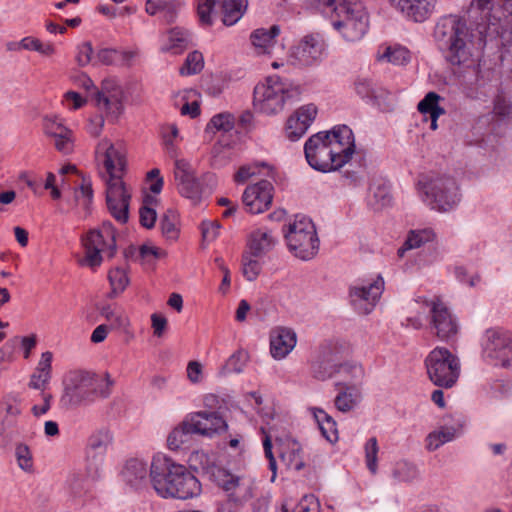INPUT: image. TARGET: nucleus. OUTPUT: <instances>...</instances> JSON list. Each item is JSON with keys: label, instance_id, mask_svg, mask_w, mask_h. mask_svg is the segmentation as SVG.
Here are the masks:
<instances>
[{"label": "nucleus", "instance_id": "nucleus-1", "mask_svg": "<svg viewBox=\"0 0 512 512\" xmlns=\"http://www.w3.org/2000/svg\"><path fill=\"white\" fill-rule=\"evenodd\" d=\"M487 34L482 24L474 31L458 15L441 17L434 28V39L445 51L446 60L451 65L467 69L461 76L460 85L465 96L471 99L484 95L483 88L489 80L479 60V51L486 45Z\"/></svg>", "mask_w": 512, "mask_h": 512}, {"label": "nucleus", "instance_id": "nucleus-2", "mask_svg": "<svg viewBox=\"0 0 512 512\" xmlns=\"http://www.w3.org/2000/svg\"><path fill=\"white\" fill-rule=\"evenodd\" d=\"M96 160L106 172V204L111 216L125 224L129 219L131 192L123 181L126 169L125 151L121 144L102 139L96 146Z\"/></svg>", "mask_w": 512, "mask_h": 512}, {"label": "nucleus", "instance_id": "nucleus-3", "mask_svg": "<svg viewBox=\"0 0 512 512\" xmlns=\"http://www.w3.org/2000/svg\"><path fill=\"white\" fill-rule=\"evenodd\" d=\"M195 460H199L201 470L211 481L215 482L233 502L235 506H242L244 503L254 497L255 482L245 474L233 473L215 463V461L205 453H196Z\"/></svg>", "mask_w": 512, "mask_h": 512}, {"label": "nucleus", "instance_id": "nucleus-4", "mask_svg": "<svg viewBox=\"0 0 512 512\" xmlns=\"http://www.w3.org/2000/svg\"><path fill=\"white\" fill-rule=\"evenodd\" d=\"M170 135L164 136L163 142L168 155L175 161L174 175L178 182V190L180 194L190 199L194 204L201 200L202 194L205 192V187L196 177L194 169L191 164L185 159H179L178 142L179 131L175 124L169 125Z\"/></svg>", "mask_w": 512, "mask_h": 512}, {"label": "nucleus", "instance_id": "nucleus-5", "mask_svg": "<svg viewBox=\"0 0 512 512\" xmlns=\"http://www.w3.org/2000/svg\"><path fill=\"white\" fill-rule=\"evenodd\" d=\"M300 94L299 85L278 76H270L254 88V105L263 113L276 114L283 110L287 100L297 99Z\"/></svg>", "mask_w": 512, "mask_h": 512}, {"label": "nucleus", "instance_id": "nucleus-6", "mask_svg": "<svg viewBox=\"0 0 512 512\" xmlns=\"http://www.w3.org/2000/svg\"><path fill=\"white\" fill-rule=\"evenodd\" d=\"M330 12L336 17L332 20V26L346 41H359L366 34L368 16L361 2L338 0Z\"/></svg>", "mask_w": 512, "mask_h": 512}, {"label": "nucleus", "instance_id": "nucleus-7", "mask_svg": "<svg viewBox=\"0 0 512 512\" xmlns=\"http://www.w3.org/2000/svg\"><path fill=\"white\" fill-rule=\"evenodd\" d=\"M85 249L84 263L91 268L101 265L104 259H111L117 251L115 228L109 221H104L98 228L90 230L82 237Z\"/></svg>", "mask_w": 512, "mask_h": 512}, {"label": "nucleus", "instance_id": "nucleus-8", "mask_svg": "<svg viewBox=\"0 0 512 512\" xmlns=\"http://www.w3.org/2000/svg\"><path fill=\"white\" fill-rule=\"evenodd\" d=\"M288 248L302 260L312 259L318 252L319 239L312 220L304 215H297L285 232Z\"/></svg>", "mask_w": 512, "mask_h": 512}, {"label": "nucleus", "instance_id": "nucleus-9", "mask_svg": "<svg viewBox=\"0 0 512 512\" xmlns=\"http://www.w3.org/2000/svg\"><path fill=\"white\" fill-rule=\"evenodd\" d=\"M164 465L167 472H162V497L170 496L185 500L200 495V482L183 465L171 463L167 458H164Z\"/></svg>", "mask_w": 512, "mask_h": 512}, {"label": "nucleus", "instance_id": "nucleus-10", "mask_svg": "<svg viewBox=\"0 0 512 512\" xmlns=\"http://www.w3.org/2000/svg\"><path fill=\"white\" fill-rule=\"evenodd\" d=\"M422 190L425 196L424 201L437 211L452 210L461 200L459 186L456 180L450 176L431 177L423 183Z\"/></svg>", "mask_w": 512, "mask_h": 512}, {"label": "nucleus", "instance_id": "nucleus-11", "mask_svg": "<svg viewBox=\"0 0 512 512\" xmlns=\"http://www.w3.org/2000/svg\"><path fill=\"white\" fill-rule=\"evenodd\" d=\"M429 379L439 387L451 388L460 374L459 360L448 349L436 347L425 359Z\"/></svg>", "mask_w": 512, "mask_h": 512}, {"label": "nucleus", "instance_id": "nucleus-12", "mask_svg": "<svg viewBox=\"0 0 512 512\" xmlns=\"http://www.w3.org/2000/svg\"><path fill=\"white\" fill-rule=\"evenodd\" d=\"M122 476L124 481L135 489L147 488L149 484L160 493V466L159 459L154 456L150 466L143 460L133 458L126 462Z\"/></svg>", "mask_w": 512, "mask_h": 512}, {"label": "nucleus", "instance_id": "nucleus-13", "mask_svg": "<svg viewBox=\"0 0 512 512\" xmlns=\"http://www.w3.org/2000/svg\"><path fill=\"white\" fill-rule=\"evenodd\" d=\"M64 391L61 403L68 407L79 406L92 402L93 373L87 371H71L64 379Z\"/></svg>", "mask_w": 512, "mask_h": 512}, {"label": "nucleus", "instance_id": "nucleus-14", "mask_svg": "<svg viewBox=\"0 0 512 512\" xmlns=\"http://www.w3.org/2000/svg\"><path fill=\"white\" fill-rule=\"evenodd\" d=\"M324 52L323 39L318 34H309L291 47L288 61L296 67H311L322 61Z\"/></svg>", "mask_w": 512, "mask_h": 512}, {"label": "nucleus", "instance_id": "nucleus-15", "mask_svg": "<svg viewBox=\"0 0 512 512\" xmlns=\"http://www.w3.org/2000/svg\"><path fill=\"white\" fill-rule=\"evenodd\" d=\"M112 442V435L108 430L101 429L92 433L87 441L85 451V469L87 475L93 480L100 475L107 448Z\"/></svg>", "mask_w": 512, "mask_h": 512}, {"label": "nucleus", "instance_id": "nucleus-16", "mask_svg": "<svg viewBox=\"0 0 512 512\" xmlns=\"http://www.w3.org/2000/svg\"><path fill=\"white\" fill-rule=\"evenodd\" d=\"M384 279L378 275L371 282H363L350 288V302L362 315L372 312L384 291Z\"/></svg>", "mask_w": 512, "mask_h": 512}, {"label": "nucleus", "instance_id": "nucleus-17", "mask_svg": "<svg viewBox=\"0 0 512 512\" xmlns=\"http://www.w3.org/2000/svg\"><path fill=\"white\" fill-rule=\"evenodd\" d=\"M328 134L318 132L312 135L305 143L304 152L308 164L315 170L330 172L337 170L335 158H332L329 146L326 143Z\"/></svg>", "mask_w": 512, "mask_h": 512}, {"label": "nucleus", "instance_id": "nucleus-18", "mask_svg": "<svg viewBox=\"0 0 512 512\" xmlns=\"http://www.w3.org/2000/svg\"><path fill=\"white\" fill-rule=\"evenodd\" d=\"M328 138L326 143L335 162L336 169L348 163L355 152V141L352 130L346 126H336L330 132H326Z\"/></svg>", "mask_w": 512, "mask_h": 512}, {"label": "nucleus", "instance_id": "nucleus-19", "mask_svg": "<svg viewBox=\"0 0 512 512\" xmlns=\"http://www.w3.org/2000/svg\"><path fill=\"white\" fill-rule=\"evenodd\" d=\"M193 434L207 438L225 432L228 424L219 412L202 410L192 412L186 416Z\"/></svg>", "mask_w": 512, "mask_h": 512}, {"label": "nucleus", "instance_id": "nucleus-20", "mask_svg": "<svg viewBox=\"0 0 512 512\" xmlns=\"http://www.w3.org/2000/svg\"><path fill=\"white\" fill-rule=\"evenodd\" d=\"M44 135L53 141L55 149L64 154H70L74 149L73 132L57 115H45L42 119Z\"/></svg>", "mask_w": 512, "mask_h": 512}, {"label": "nucleus", "instance_id": "nucleus-21", "mask_svg": "<svg viewBox=\"0 0 512 512\" xmlns=\"http://www.w3.org/2000/svg\"><path fill=\"white\" fill-rule=\"evenodd\" d=\"M124 92L115 79H105L102 82L101 91L96 93V105L107 115L118 118L124 110Z\"/></svg>", "mask_w": 512, "mask_h": 512}, {"label": "nucleus", "instance_id": "nucleus-22", "mask_svg": "<svg viewBox=\"0 0 512 512\" xmlns=\"http://www.w3.org/2000/svg\"><path fill=\"white\" fill-rule=\"evenodd\" d=\"M472 7H476L488 21V30L498 33V25L504 21L507 25L512 23V0H473Z\"/></svg>", "mask_w": 512, "mask_h": 512}, {"label": "nucleus", "instance_id": "nucleus-23", "mask_svg": "<svg viewBox=\"0 0 512 512\" xmlns=\"http://www.w3.org/2000/svg\"><path fill=\"white\" fill-rule=\"evenodd\" d=\"M429 306L431 325L437 337L441 340H450L456 336L458 324L448 307L439 298L431 300Z\"/></svg>", "mask_w": 512, "mask_h": 512}, {"label": "nucleus", "instance_id": "nucleus-24", "mask_svg": "<svg viewBox=\"0 0 512 512\" xmlns=\"http://www.w3.org/2000/svg\"><path fill=\"white\" fill-rule=\"evenodd\" d=\"M273 190L274 187L268 180L248 186L242 196L246 210L252 214L266 211L272 203Z\"/></svg>", "mask_w": 512, "mask_h": 512}, {"label": "nucleus", "instance_id": "nucleus-25", "mask_svg": "<svg viewBox=\"0 0 512 512\" xmlns=\"http://www.w3.org/2000/svg\"><path fill=\"white\" fill-rule=\"evenodd\" d=\"M160 170L154 168L147 173L146 182L149 183L148 188L143 189V202L139 211L140 223L143 227L152 228L157 219V212L155 210L156 198L151 195L160 193Z\"/></svg>", "mask_w": 512, "mask_h": 512}, {"label": "nucleus", "instance_id": "nucleus-26", "mask_svg": "<svg viewBox=\"0 0 512 512\" xmlns=\"http://www.w3.org/2000/svg\"><path fill=\"white\" fill-rule=\"evenodd\" d=\"M511 333L500 329H488L484 333L481 346L482 356L495 366H499L503 358L505 345L510 343Z\"/></svg>", "mask_w": 512, "mask_h": 512}, {"label": "nucleus", "instance_id": "nucleus-27", "mask_svg": "<svg viewBox=\"0 0 512 512\" xmlns=\"http://www.w3.org/2000/svg\"><path fill=\"white\" fill-rule=\"evenodd\" d=\"M318 109L310 103L299 107L287 120L286 136L291 141L299 140L316 118Z\"/></svg>", "mask_w": 512, "mask_h": 512}, {"label": "nucleus", "instance_id": "nucleus-28", "mask_svg": "<svg viewBox=\"0 0 512 512\" xmlns=\"http://www.w3.org/2000/svg\"><path fill=\"white\" fill-rule=\"evenodd\" d=\"M391 7L408 20L424 22L434 11L436 0H388Z\"/></svg>", "mask_w": 512, "mask_h": 512}, {"label": "nucleus", "instance_id": "nucleus-29", "mask_svg": "<svg viewBox=\"0 0 512 512\" xmlns=\"http://www.w3.org/2000/svg\"><path fill=\"white\" fill-rule=\"evenodd\" d=\"M296 333L289 328L277 327L270 334V352L274 359L285 358L295 347Z\"/></svg>", "mask_w": 512, "mask_h": 512}, {"label": "nucleus", "instance_id": "nucleus-30", "mask_svg": "<svg viewBox=\"0 0 512 512\" xmlns=\"http://www.w3.org/2000/svg\"><path fill=\"white\" fill-rule=\"evenodd\" d=\"M21 408L10 401L0 402V439L6 440L14 436L17 431Z\"/></svg>", "mask_w": 512, "mask_h": 512}, {"label": "nucleus", "instance_id": "nucleus-31", "mask_svg": "<svg viewBox=\"0 0 512 512\" xmlns=\"http://www.w3.org/2000/svg\"><path fill=\"white\" fill-rule=\"evenodd\" d=\"M277 238L270 230L260 228L249 235L247 253L254 258H261L269 253L276 245Z\"/></svg>", "mask_w": 512, "mask_h": 512}, {"label": "nucleus", "instance_id": "nucleus-32", "mask_svg": "<svg viewBox=\"0 0 512 512\" xmlns=\"http://www.w3.org/2000/svg\"><path fill=\"white\" fill-rule=\"evenodd\" d=\"M348 370L347 365H341L337 368L329 348H324L312 363V375L315 379L321 381L331 378L336 372H346Z\"/></svg>", "mask_w": 512, "mask_h": 512}, {"label": "nucleus", "instance_id": "nucleus-33", "mask_svg": "<svg viewBox=\"0 0 512 512\" xmlns=\"http://www.w3.org/2000/svg\"><path fill=\"white\" fill-rule=\"evenodd\" d=\"M354 89L356 94L362 99L370 101L377 106H381V103L390 95L387 89L369 78H357L354 82Z\"/></svg>", "mask_w": 512, "mask_h": 512}, {"label": "nucleus", "instance_id": "nucleus-34", "mask_svg": "<svg viewBox=\"0 0 512 512\" xmlns=\"http://www.w3.org/2000/svg\"><path fill=\"white\" fill-rule=\"evenodd\" d=\"M340 386L338 394L334 399L336 409L342 413H349L353 411L361 401V393L354 385H347L338 383Z\"/></svg>", "mask_w": 512, "mask_h": 512}, {"label": "nucleus", "instance_id": "nucleus-35", "mask_svg": "<svg viewBox=\"0 0 512 512\" xmlns=\"http://www.w3.org/2000/svg\"><path fill=\"white\" fill-rule=\"evenodd\" d=\"M280 28L273 25L270 28H259L252 32L250 39L258 54H270L275 38L279 35Z\"/></svg>", "mask_w": 512, "mask_h": 512}, {"label": "nucleus", "instance_id": "nucleus-36", "mask_svg": "<svg viewBox=\"0 0 512 512\" xmlns=\"http://www.w3.org/2000/svg\"><path fill=\"white\" fill-rule=\"evenodd\" d=\"M302 449L298 442L288 440L279 447V457L288 469L299 471L304 468Z\"/></svg>", "mask_w": 512, "mask_h": 512}, {"label": "nucleus", "instance_id": "nucleus-37", "mask_svg": "<svg viewBox=\"0 0 512 512\" xmlns=\"http://www.w3.org/2000/svg\"><path fill=\"white\" fill-rule=\"evenodd\" d=\"M376 59L379 62L402 66L410 61V52L399 45L381 46L377 51Z\"/></svg>", "mask_w": 512, "mask_h": 512}, {"label": "nucleus", "instance_id": "nucleus-38", "mask_svg": "<svg viewBox=\"0 0 512 512\" xmlns=\"http://www.w3.org/2000/svg\"><path fill=\"white\" fill-rule=\"evenodd\" d=\"M312 414L318 424L322 436L330 443H335L338 440V430L336 421L323 409L312 408Z\"/></svg>", "mask_w": 512, "mask_h": 512}, {"label": "nucleus", "instance_id": "nucleus-39", "mask_svg": "<svg viewBox=\"0 0 512 512\" xmlns=\"http://www.w3.org/2000/svg\"><path fill=\"white\" fill-rule=\"evenodd\" d=\"M190 43V33L183 28L174 27L168 31L164 49L172 54H180L189 47Z\"/></svg>", "mask_w": 512, "mask_h": 512}, {"label": "nucleus", "instance_id": "nucleus-40", "mask_svg": "<svg viewBox=\"0 0 512 512\" xmlns=\"http://www.w3.org/2000/svg\"><path fill=\"white\" fill-rule=\"evenodd\" d=\"M224 25L231 26L237 23L247 9L248 0H219Z\"/></svg>", "mask_w": 512, "mask_h": 512}, {"label": "nucleus", "instance_id": "nucleus-41", "mask_svg": "<svg viewBox=\"0 0 512 512\" xmlns=\"http://www.w3.org/2000/svg\"><path fill=\"white\" fill-rule=\"evenodd\" d=\"M180 235L179 214L174 209H167L162 215V237L169 244L176 242Z\"/></svg>", "mask_w": 512, "mask_h": 512}, {"label": "nucleus", "instance_id": "nucleus-42", "mask_svg": "<svg viewBox=\"0 0 512 512\" xmlns=\"http://www.w3.org/2000/svg\"><path fill=\"white\" fill-rule=\"evenodd\" d=\"M434 237L435 234L431 229L412 230L398 249L397 254L399 257H403L406 251L420 248L425 243L432 241Z\"/></svg>", "mask_w": 512, "mask_h": 512}, {"label": "nucleus", "instance_id": "nucleus-43", "mask_svg": "<svg viewBox=\"0 0 512 512\" xmlns=\"http://www.w3.org/2000/svg\"><path fill=\"white\" fill-rule=\"evenodd\" d=\"M190 430L191 427L185 417L184 420L169 433L167 437V447L173 451L181 448L183 444L189 441V437L194 435Z\"/></svg>", "mask_w": 512, "mask_h": 512}, {"label": "nucleus", "instance_id": "nucleus-44", "mask_svg": "<svg viewBox=\"0 0 512 512\" xmlns=\"http://www.w3.org/2000/svg\"><path fill=\"white\" fill-rule=\"evenodd\" d=\"M370 193V204L376 210L387 207L392 202L390 187L386 183H374L370 187Z\"/></svg>", "mask_w": 512, "mask_h": 512}, {"label": "nucleus", "instance_id": "nucleus-45", "mask_svg": "<svg viewBox=\"0 0 512 512\" xmlns=\"http://www.w3.org/2000/svg\"><path fill=\"white\" fill-rule=\"evenodd\" d=\"M442 97L436 92H428L425 97L418 103V111L422 114H429L430 116L440 117L445 114L444 108L439 105Z\"/></svg>", "mask_w": 512, "mask_h": 512}, {"label": "nucleus", "instance_id": "nucleus-46", "mask_svg": "<svg viewBox=\"0 0 512 512\" xmlns=\"http://www.w3.org/2000/svg\"><path fill=\"white\" fill-rule=\"evenodd\" d=\"M455 429L441 428L438 431H433L426 437V448L429 451L437 450L441 445L450 442L454 439Z\"/></svg>", "mask_w": 512, "mask_h": 512}, {"label": "nucleus", "instance_id": "nucleus-47", "mask_svg": "<svg viewBox=\"0 0 512 512\" xmlns=\"http://www.w3.org/2000/svg\"><path fill=\"white\" fill-rule=\"evenodd\" d=\"M235 118L231 113L223 112L214 115L206 126V132H228L234 128Z\"/></svg>", "mask_w": 512, "mask_h": 512}, {"label": "nucleus", "instance_id": "nucleus-48", "mask_svg": "<svg viewBox=\"0 0 512 512\" xmlns=\"http://www.w3.org/2000/svg\"><path fill=\"white\" fill-rule=\"evenodd\" d=\"M419 471L415 464L408 461H399L396 463L392 476L399 482H410L416 479Z\"/></svg>", "mask_w": 512, "mask_h": 512}, {"label": "nucleus", "instance_id": "nucleus-49", "mask_svg": "<svg viewBox=\"0 0 512 512\" xmlns=\"http://www.w3.org/2000/svg\"><path fill=\"white\" fill-rule=\"evenodd\" d=\"M113 380L108 373L99 376L93 373L92 402L98 398H107L111 394Z\"/></svg>", "mask_w": 512, "mask_h": 512}, {"label": "nucleus", "instance_id": "nucleus-50", "mask_svg": "<svg viewBox=\"0 0 512 512\" xmlns=\"http://www.w3.org/2000/svg\"><path fill=\"white\" fill-rule=\"evenodd\" d=\"M89 476L73 473L69 476L68 485L71 493L74 497L82 498L84 497L90 490ZM90 479H92L90 477Z\"/></svg>", "mask_w": 512, "mask_h": 512}, {"label": "nucleus", "instance_id": "nucleus-51", "mask_svg": "<svg viewBox=\"0 0 512 512\" xmlns=\"http://www.w3.org/2000/svg\"><path fill=\"white\" fill-rule=\"evenodd\" d=\"M108 279L111 285L109 297L122 293L129 283L125 270L118 267L109 271Z\"/></svg>", "mask_w": 512, "mask_h": 512}, {"label": "nucleus", "instance_id": "nucleus-52", "mask_svg": "<svg viewBox=\"0 0 512 512\" xmlns=\"http://www.w3.org/2000/svg\"><path fill=\"white\" fill-rule=\"evenodd\" d=\"M365 450V462L368 470L371 474L375 475L378 471V442L375 437H371L367 440L364 446Z\"/></svg>", "mask_w": 512, "mask_h": 512}, {"label": "nucleus", "instance_id": "nucleus-53", "mask_svg": "<svg viewBox=\"0 0 512 512\" xmlns=\"http://www.w3.org/2000/svg\"><path fill=\"white\" fill-rule=\"evenodd\" d=\"M196 95V91L194 90H184L176 94V97H180L181 100L184 101L180 112L182 115H188L191 118H196L200 115V104L197 100H193L189 102V99Z\"/></svg>", "mask_w": 512, "mask_h": 512}, {"label": "nucleus", "instance_id": "nucleus-54", "mask_svg": "<svg viewBox=\"0 0 512 512\" xmlns=\"http://www.w3.org/2000/svg\"><path fill=\"white\" fill-rule=\"evenodd\" d=\"M204 66V59L202 53L193 51L188 54L183 66L179 72L181 75H193L199 73Z\"/></svg>", "mask_w": 512, "mask_h": 512}, {"label": "nucleus", "instance_id": "nucleus-55", "mask_svg": "<svg viewBox=\"0 0 512 512\" xmlns=\"http://www.w3.org/2000/svg\"><path fill=\"white\" fill-rule=\"evenodd\" d=\"M15 457L20 469L27 473L33 472V457L26 444L20 443L16 446Z\"/></svg>", "mask_w": 512, "mask_h": 512}, {"label": "nucleus", "instance_id": "nucleus-56", "mask_svg": "<svg viewBox=\"0 0 512 512\" xmlns=\"http://www.w3.org/2000/svg\"><path fill=\"white\" fill-rule=\"evenodd\" d=\"M261 264L258 260V258H254L253 256H250L249 253H244L243 257H242V271H243V275L244 277L248 280V281H254L260 271H261Z\"/></svg>", "mask_w": 512, "mask_h": 512}, {"label": "nucleus", "instance_id": "nucleus-57", "mask_svg": "<svg viewBox=\"0 0 512 512\" xmlns=\"http://www.w3.org/2000/svg\"><path fill=\"white\" fill-rule=\"evenodd\" d=\"M261 432L265 436L263 440V448L265 456L269 460V468L273 473L271 480L274 481L276 478L277 464L272 452V428L261 427Z\"/></svg>", "mask_w": 512, "mask_h": 512}, {"label": "nucleus", "instance_id": "nucleus-58", "mask_svg": "<svg viewBox=\"0 0 512 512\" xmlns=\"http://www.w3.org/2000/svg\"><path fill=\"white\" fill-rule=\"evenodd\" d=\"M20 46L25 50L36 51L42 55H52L55 49L50 43H42L33 37H25L21 40Z\"/></svg>", "mask_w": 512, "mask_h": 512}, {"label": "nucleus", "instance_id": "nucleus-59", "mask_svg": "<svg viewBox=\"0 0 512 512\" xmlns=\"http://www.w3.org/2000/svg\"><path fill=\"white\" fill-rule=\"evenodd\" d=\"M248 361V354L244 350H237L226 361L224 369L227 372L241 373Z\"/></svg>", "mask_w": 512, "mask_h": 512}, {"label": "nucleus", "instance_id": "nucleus-60", "mask_svg": "<svg viewBox=\"0 0 512 512\" xmlns=\"http://www.w3.org/2000/svg\"><path fill=\"white\" fill-rule=\"evenodd\" d=\"M267 167L268 165L265 162L243 165L234 175V180L237 183H244L251 177L260 174L261 168Z\"/></svg>", "mask_w": 512, "mask_h": 512}, {"label": "nucleus", "instance_id": "nucleus-61", "mask_svg": "<svg viewBox=\"0 0 512 512\" xmlns=\"http://www.w3.org/2000/svg\"><path fill=\"white\" fill-rule=\"evenodd\" d=\"M217 0H198L197 13L203 25L212 24V13Z\"/></svg>", "mask_w": 512, "mask_h": 512}, {"label": "nucleus", "instance_id": "nucleus-62", "mask_svg": "<svg viewBox=\"0 0 512 512\" xmlns=\"http://www.w3.org/2000/svg\"><path fill=\"white\" fill-rule=\"evenodd\" d=\"M159 255L158 248L150 243H145L139 248V259L148 268L155 263Z\"/></svg>", "mask_w": 512, "mask_h": 512}, {"label": "nucleus", "instance_id": "nucleus-63", "mask_svg": "<svg viewBox=\"0 0 512 512\" xmlns=\"http://www.w3.org/2000/svg\"><path fill=\"white\" fill-rule=\"evenodd\" d=\"M93 47L91 42L86 41L78 45L76 61L79 66H86L92 61Z\"/></svg>", "mask_w": 512, "mask_h": 512}, {"label": "nucleus", "instance_id": "nucleus-64", "mask_svg": "<svg viewBox=\"0 0 512 512\" xmlns=\"http://www.w3.org/2000/svg\"><path fill=\"white\" fill-rule=\"evenodd\" d=\"M212 160L211 165L213 167L219 168L224 166L228 161L227 154L229 153V150L224 148L222 145L216 144L212 148Z\"/></svg>", "mask_w": 512, "mask_h": 512}]
</instances>
